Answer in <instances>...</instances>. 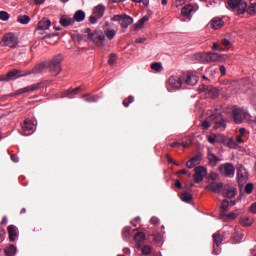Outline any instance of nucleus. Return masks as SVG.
Segmentation results:
<instances>
[{"instance_id": "obj_1", "label": "nucleus", "mask_w": 256, "mask_h": 256, "mask_svg": "<svg viewBox=\"0 0 256 256\" xmlns=\"http://www.w3.org/2000/svg\"><path fill=\"white\" fill-rule=\"evenodd\" d=\"M232 119L236 125H241L243 121H252L251 120V114H248L247 111L243 108H239L237 106H234L232 108Z\"/></svg>"}, {"instance_id": "obj_2", "label": "nucleus", "mask_w": 256, "mask_h": 256, "mask_svg": "<svg viewBox=\"0 0 256 256\" xmlns=\"http://www.w3.org/2000/svg\"><path fill=\"white\" fill-rule=\"evenodd\" d=\"M61 61H63V55L58 54L52 58L48 63V69L52 77H57L61 73Z\"/></svg>"}, {"instance_id": "obj_3", "label": "nucleus", "mask_w": 256, "mask_h": 256, "mask_svg": "<svg viewBox=\"0 0 256 256\" xmlns=\"http://www.w3.org/2000/svg\"><path fill=\"white\" fill-rule=\"evenodd\" d=\"M209 121H212V125H214V129H222V131H225L227 129V123L225 121V118L223 117V114L221 112L213 113L209 116Z\"/></svg>"}, {"instance_id": "obj_4", "label": "nucleus", "mask_w": 256, "mask_h": 256, "mask_svg": "<svg viewBox=\"0 0 256 256\" xmlns=\"http://www.w3.org/2000/svg\"><path fill=\"white\" fill-rule=\"evenodd\" d=\"M228 7L232 10L236 9L237 15H243L247 11L248 5L245 0H228Z\"/></svg>"}, {"instance_id": "obj_5", "label": "nucleus", "mask_w": 256, "mask_h": 256, "mask_svg": "<svg viewBox=\"0 0 256 256\" xmlns=\"http://www.w3.org/2000/svg\"><path fill=\"white\" fill-rule=\"evenodd\" d=\"M111 21H117L123 29L133 25V18L127 14H116L111 18Z\"/></svg>"}, {"instance_id": "obj_6", "label": "nucleus", "mask_w": 256, "mask_h": 256, "mask_svg": "<svg viewBox=\"0 0 256 256\" xmlns=\"http://www.w3.org/2000/svg\"><path fill=\"white\" fill-rule=\"evenodd\" d=\"M196 59L206 63H215L221 59V56L215 52L198 53L196 54Z\"/></svg>"}, {"instance_id": "obj_7", "label": "nucleus", "mask_w": 256, "mask_h": 256, "mask_svg": "<svg viewBox=\"0 0 256 256\" xmlns=\"http://www.w3.org/2000/svg\"><path fill=\"white\" fill-rule=\"evenodd\" d=\"M218 171L220 175H223V177H229L230 179L235 177V166L232 163L221 164L218 167Z\"/></svg>"}, {"instance_id": "obj_8", "label": "nucleus", "mask_w": 256, "mask_h": 256, "mask_svg": "<svg viewBox=\"0 0 256 256\" xmlns=\"http://www.w3.org/2000/svg\"><path fill=\"white\" fill-rule=\"evenodd\" d=\"M88 39L95 43L97 47H105V34H103V31H95L88 34Z\"/></svg>"}, {"instance_id": "obj_9", "label": "nucleus", "mask_w": 256, "mask_h": 256, "mask_svg": "<svg viewBox=\"0 0 256 256\" xmlns=\"http://www.w3.org/2000/svg\"><path fill=\"white\" fill-rule=\"evenodd\" d=\"M41 87H43L42 83L32 84L30 86L20 88L14 93H11L10 97H17V95H23L25 93H33V91H38V89H41Z\"/></svg>"}, {"instance_id": "obj_10", "label": "nucleus", "mask_w": 256, "mask_h": 256, "mask_svg": "<svg viewBox=\"0 0 256 256\" xmlns=\"http://www.w3.org/2000/svg\"><path fill=\"white\" fill-rule=\"evenodd\" d=\"M31 75V72L23 71L21 69H12L6 74V81H15V79H20V77H27Z\"/></svg>"}, {"instance_id": "obj_11", "label": "nucleus", "mask_w": 256, "mask_h": 256, "mask_svg": "<svg viewBox=\"0 0 256 256\" xmlns=\"http://www.w3.org/2000/svg\"><path fill=\"white\" fill-rule=\"evenodd\" d=\"M2 42L4 43L5 47H10L11 49H15L19 44V40L15 37L13 33H7L3 36Z\"/></svg>"}, {"instance_id": "obj_12", "label": "nucleus", "mask_w": 256, "mask_h": 256, "mask_svg": "<svg viewBox=\"0 0 256 256\" xmlns=\"http://www.w3.org/2000/svg\"><path fill=\"white\" fill-rule=\"evenodd\" d=\"M183 85V79L179 76H170L168 79V89L169 91H178Z\"/></svg>"}, {"instance_id": "obj_13", "label": "nucleus", "mask_w": 256, "mask_h": 256, "mask_svg": "<svg viewBox=\"0 0 256 256\" xmlns=\"http://www.w3.org/2000/svg\"><path fill=\"white\" fill-rule=\"evenodd\" d=\"M195 174L193 175V179L195 183H201L203 181V178L207 176V169L203 166H197L194 169Z\"/></svg>"}, {"instance_id": "obj_14", "label": "nucleus", "mask_w": 256, "mask_h": 256, "mask_svg": "<svg viewBox=\"0 0 256 256\" xmlns=\"http://www.w3.org/2000/svg\"><path fill=\"white\" fill-rule=\"evenodd\" d=\"M34 127L35 124H33V121L29 119L24 120V122L21 124L22 135H25L26 137H28V135H32Z\"/></svg>"}, {"instance_id": "obj_15", "label": "nucleus", "mask_w": 256, "mask_h": 256, "mask_svg": "<svg viewBox=\"0 0 256 256\" xmlns=\"http://www.w3.org/2000/svg\"><path fill=\"white\" fill-rule=\"evenodd\" d=\"M7 231L10 243L17 241V237H19V230L17 229V226L9 225Z\"/></svg>"}, {"instance_id": "obj_16", "label": "nucleus", "mask_w": 256, "mask_h": 256, "mask_svg": "<svg viewBox=\"0 0 256 256\" xmlns=\"http://www.w3.org/2000/svg\"><path fill=\"white\" fill-rule=\"evenodd\" d=\"M206 189L213 193H221L223 191V182H211L206 186Z\"/></svg>"}, {"instance_id": "obj_17", "label": "nucleus", "mask_w": 256, "mask_h": 256, "mask_svg": "<svg viewBox=\"0 0 256 256\" xmlns=\"http://www.w3.org/2000/svg\"><path fill=\"white\" fill-rule=\"evenodd\" d=\"M208 164L210 167H217L220 163L221 158L217 157V155L213 154L211 150L208 151L207 154Z\"/></svg>"}, {"instance_id": "obj_18", "label": "nucleus", "mask_w": 256, "mask_h": 256, "mask_svg": "<svg viewBox=\"0 0 256 256\" xmlns=\"http://www.w3.org/2000/svg\"><path fill=\"white\" fill-rule=\"evenodd\" d=\"M237 179L239 185H243L245 181H247V170H245V167L240 166L237 170Z\"/></svg>"}, {"instance_id": "obj_19", "label": "nucleus", "mask_w": 256, "mask_h": 256, "mask_svg": "<svg viewBox=\"0 0 256 256\" xmlns=\"http://www.w3.org/2000/svg\"><path fill=\"white\" fill-rule=\"evenodd\" d=\"M49 27H51V20H49L47 18H43L42 20H40L38 22L36 31H47V29H49Z\"/></svg>"}, {"instance_id": "obj_20", "label": "nucleus", "mask_w": 256, "mask_h": 256, "mask_svg": "<svg viewBox=\"0 0 256 256\" xmlns=\"http://www.w3.org/2000/svg\"><path fill=\"white\" fill-rule=\"evenodd\" d=\"M134 241L136 242L135 247L136 249H141L143 243H145V233L138 232L134 235Z\"/></svg>"}, {"instance_id": "obj_21", "label": "nucleus", "mask_w": 256, "mask_h": 256, "mask_svg": "<svg viewBox=\"0 0 256 256\" xmlns=\"http://www.w3.org/2000/svg\"><path fill=\"white\" fill-rule=\"evenodd\" d=\"M106 9L107 8H105V5L99 4L93 8V15H95L98 19H101L103 15H105Z\"/></svg>"}, {"instance_id": "obj_22", "label": "nucleus", "mask_w": 256, "mask_h": 256, "mask_svg": "<svg viewBox=\"0 0 256 256\" xmlns=\"http://www.w3.org/2000/svg\"><path fill=\"white\" fill-rule=\"evenodd\" d=\"M211 29L217 30V29H221V27H223L225 25V23L223 22V20L221 18H213L210 23H209Z\"/></svg>"}, {"instance_id": "obj_23", "label": "nucleus", "mask_w": 256, "mask_h": 256, "mask_svg": "<svg viewBox=\"0 0 256 256\" xmlns=\"http://www.w3.org/2000/svg\"><path fill=\"white\" fill-rule=\"evenodd\" d=\"M46 68H47V63L41 62L36 66H34L31 71L28 70V72L31 74L33 73L34 75H37L39 73H43V71H45Z\"/></svg>"}, {"instance_id": "obj_24", "label": "nucleus", "mask_w": 256, "mask_h": 256, "mask_svg": "<svg viewBox=\"0 0 256 256\" xmlns=\"http://www.w3.org/2000/svg\"><path fill=\"white\" fill-rule=\"evenodd\" d=\"M79 91H83V86L76 87L72 90H66L64 92V96L68 97V99H73L75 95L79 94Z\"/></svg>"}, {"instance_id": "obj_25", "label": "nucleus", "mask_w": 256, "mask_h": 256, "mask_svg": "<svg viewBox=\"0 0 256 256\" xmlns=\"http://www.w3.org/2000/svg\"><path fill=\"white\" fill-rule=\"evenodd\" d=\"M198 82H199V77L195 74H188L185 79V84L190 85L191 87H193V85H195Z\"/></svg>"}, {"instance_id": "obj_26", "label": "nucleus", "mask_w": 256, "mask_h": 256, "mask_svg": "<svg viewBox=\"0 0 256 256\" xmlns=\"http://www.w3.org/2000/svg\"><path fill=\"white\" fill-rule=\"evenodd\" d=\"M74 23L75 20L69 16H62L60 18V25H62V27H69V25H73Z\"/></svg>"}, {"instance_id": "obj_27", "label": "nucleus", "mask_w": 256, "mask_h": 256, "mask_svg": "<svg viewBox=\"0 0 256 256\" xmlns=\"http://www.w3.org/2000/svg\"><path fill=\"white\" fill-rule=\"evenodd\" d=\"M147 21H149V16H144V17H142V18L134 25L135 31H139V29H143V27H145V23H147Z\"/></svg>"}, {"instance_id": "obj_28", "label": "nucleus", "mask_w": 256, "mask_h": 256, "mask_svg": "<svg viewBox=\"0 0 256 256\" xmlns=\"http://www.w3.org/2000/svg\"><path fill=\"white\" fill-rule=\"evenodd\" d=\"M206 95H208V97H210L211 99H217V97H219V90L213 86H209Z\"/></svg>"}, {"instance_id": "obj_29", "label": "nucleus", "mask_w": 256, "mask_h": 256, "mask_svg": "<svg viewBox=\"0 0 256 256\" xmlns=\"http://www.w3.org/2000/svg\"><path fill=\"white\" fill-rule=\"evenodd\" d=\"M4 253L6 256H15L17 254V247H15L13 244H10L4 249Z\"/></svg>"}, {"instance_id": "obj_30", "label": "nucleus", "mask_w": 256, "mask_h": 256, "mask_svg": "<svg viewBox=\"0 0 256 256\" xmlns=\"http://www.w3.org/2000/svg\"><path fill=\"white\" fill-rule=\"evenodd\" d=\"M72 19L74 22L77 21V23H81V21H85V13L83 12V10H78L75 12Z\"/></svg>"}, {"instance_id": "obj_31", "label": "nucleus", "mask_w": 256, "mask_h": 256, "mask_svg": "<svg viewBox=\"0 0 256 256\" xmlns=\"http://www.w3.org/2000/svg\"><path fill=\"white\" fill-rule=\"evenodd\" d=\"M181 13L185 17H189V15H191V13H193V5L192 4H187L186 6H184L181 9Z\"/></svg>"}, {"instance_id": "obj_32", "label": "nucleus", "mask_w": 256, "mask_h": 256, "mask_svg": "<svg viewBox=\"0 0 256 256\" xmlns=\"http://www.w3.org/2000/svg\"><path fill=\"white\" fill-rule=\"evenodd\" d=\"M199 156H194L192 159H190L187 163L186 166L188 167V169H193V167H195V165H199Z\"/></svg>"}, {"instance_id": "obj_33", "label": "nucleus", "mask_w": 256, "mask_h": 256, "mask_svg": "<svg viewBox=\"0 0 256 256\" xmlns=\"http://www.w3.org/2000/svg\"><path fill=\"white\" fill-rule=\"evenodd\" d=\"M115 35H117V31L114 29H107L104 31V37H107L109 41L115 39Z\"/></svg>"}, {"instance_id": "obj_34", "label": "nucleus", "mask_w": 256, "mask_h": 256, "mask_svg": "<svg viewBox=\"0 0 256 256\" xmlns=\"http://www.w3.org/2000/svg\"><path fill=\"white\" fill-rule=\"evenodd\" d=\"M220 209H221L220 214L223 217L227 213V211H229V200L227 199L223 200Z\"/></svg>"}, {"instance_id": "obj_35", "label": "nucleus", "mask_w": 256, "mask_h": 256, "mask_svg": "<svg viewBox=\"0 0 256 256\" xmlns=\"http://www.w3.org/2000/svg\"><path fill=\"white\" fill-rule=\"evenodd\" d=\"M180 199L184 203H191V201L193 200V195H191V193L189 192H184L181 194Z\"/></svg>"}, {"instance_id": "obj_36", "label": "nucleus", "mask_w": 256, "mask_h": 256, "mask_svg": "<svg viewBox=\"0 0 256 256\" xmlns=\"http://www.w3.org/2000/svg\"><path fill=\"white\" fill-rule=\"evenodd\" d=\"M213 243H214V251H215V246L218 247L220 243H223V237L221 234L216 233L213 234Z\"/></svg>"}, {"instance_id": "obj_37", "label": "nucleus", "mask_w": 256, "mask_h": 256, "mask_svg": "<svg viewBox=\"0 0 256 256\" xmlns=\"http://www.w3.org/2000/svg\"><path fill=\"white\" fill-rule=\"evenodd\" d=\"M83 99L87 103H96V101L99 100V97H97L95 95H91V94H86V95H83Z\"/></svg>"}, {"instance_id": "obj_38", "label": "nucleus", "mask_w": 256, "mask_h": 256, "mask_svg": "<svg viewBox=\"0 0 256 256\" xmlns=\"http://www.w3.org/2000/svg\"><path fill=\"white\" fill-rule=\"evenodd\" d=\"M237 195V190L235 189H227L223 192V196L227 197L228 199H233Z\"/></svg>"}, {"instance_id": "obj_39", "label": "nucleus", "mask_w": 256, "mask_h": 256, "mask_svg": "<svg viewBox=\"0 0 256 256\" xmlns=\"http://www.w3.org/2000/svg\"><path fill=\"white\" fill-rule=\"evenodd\" d=\"M246 13H249V15H254V13H256V2L251 0L248 8L246 7Z\"/></svg>"}, {"instance_id": "obj_40", "label": "nucleus", "mask_w": 256, "mask_h": 256, "mask_svg": "<svg viewBox=\"0 0 256 256\" xmlns=\"http://www.w3.org/2000/svg\"><path fill=\"white\" fill-rule=\"evenodd\" d=\"M18 23H21V25H27L29 21H31V18L28 15H20L17 19Z\"/></svg>"}, {"instance_id": "obj_41", "label": "nucleus", "mask_w": 256, "mask_h": 256, "mask_svg": "<svg viewBox=\"0 0 256 256\" xmlns=\"http://www.w3.org/2000/svg\"><path fill=\"white\" fill-rule=\"evenodd\" d=\"M208 141L213 145L216 141L217 142H221V141H225V136L221 135V136H209L208 137Z\"/></svg>"}, {"instance_id": "obj_42", "label": "nucleus", "mask_w": 256, "mask_h": 256, "mask_svg": "<svg viewBox=\"0 0 256 256\" xmlns=\"http://www.w3.org/2000/svg\"><path fill=\"white\" fill-rule=\"evenodd\" d=\"M150 68L153 69V71H156L157 73H160V71H163V65L161 62H154L150 65Z\"/></svg>"}, {"instance_id": "obj_43", "label": "nucleus", "mask_w": 256, "mask_h": 256, "mask_svg": "<svg viewBox=\"0 0 256 256\" xmlns=\"http://www.w3.org/2000/svg\"><path fill=\"white\" fill-rule=\"evenodd\" d=\"M233 241L234 243H241V239H243V233L241 232H236L234 235H233Z\"/></svg>"}, {"instance_id": "obj_44", "label": "nucleus", "mask_w": 256, "mask_h": 256, "mask_svg": "<svg viewBox=\"0 0 256 256\" xmlns=\"http://www.w3.org/2000/svg\"><path fill=\"white\" fill-rule=\"evenodd\" d=\"M133 101H135V97L133 96H128L127 98H125L123 100V105L124 107H129V105H131V103H133Z\"/></svg>"}, {"instance_id": "obj_45", "label": "nucleus", "mask_w": 256, "mask_h": 256, "mask_svg": "<svg viewBox=\"0 0 256 256\" xmlns=\"http://www.w3.org/2000/svg\"><path fill=\"white\" fill-rule=\"evenodd\" d=\"M116 62H117V54L115 53L110 54L108 59L109 65H115Z\"/></svg>"}, {"instance_id": "obj_46", "label": "nucleus", "mask_w": 256, "mask_h": 256, "mask_svg": "<svg viewBox=\"0 0 256 256\" xmlns=\"http://www.w3.org/2000/svg\"><path fill=\"white\" fill-rule=\"evenodd\" d=\"M253 188H254L253 183H248L246 184L244 191L245 193H247V195H251L253 193Z\"/></svg>"}, {"instance_id": "obj_47", "label": "nucleus", "mask_w": 256, "mask_h": 256, "mask_svg": "<svg viewBox=\"0 0 256 256\" xmlns=\"http://www.w3.org/2000/svg\"><path fill=\"white\" fill-rule=\"evenodd\" d=\"M211 124H213V122L211 120H209V116L206 118V120H204L202 122V128L203 129H209L211 127Z\"/></svg>"}, {"instance_id": "obj_48", "label": "nucleus", "mask_w": 256, "mask_h": 256, "mask_svg": "<svg viewBox=\"0 0 256 256\" xmlns=\"http://www.w3.org/2000/svg\"><path fill=\"white\" fill-rule=\"evenodd\" d=\"M10 15L7 13V11H0V20L1 21H9Z\"/></svg>"}, {"instance_id": "obj_49", "label": "nucleus", "mask_w": 256, "mask_h": 256, "mask_svg": "<svg viewBox=\"0 0 256 256\" xmlns=\"http://www.w3.org/2000/svg\"><path fill=\"white\" fill-rule=\"evenodd\" d=\"M227 145H228V147H230V149L237 148V143H236L235 139H233V138L228 139Z\"/></svg>"}, {"instance_id": "obj_50", "label": "nucleus", "mask_w": 256, "mask_h": 256, "mask_svg": "<svg viewBox=\"0 0 256 256\" xmlns=\"http://www.w3.org/2000/svg\"><path fill=\"white\" fill-rule=\"evenodd\" d=\"M142 254H143V255H151V246L145 245V246L142 248Z\"/></svg>"}, {"instance_id": "obj_51", "label": "nucleus", "mask_w": 256, "mask_h": 256, "mask_svg": "<svg viewBox=\"0 0 256 256\" xmlns=\"http://www.w3.org/2000/svg\"><path fill=\"white\" fill-rule=\"evenodd\" d=\"M129 235H131V227H125L122 232V236L127 239V237H129Z\"/></svg>"}, {"instance_id": "obj_52", "label": "nucleus", "mask_w": 256, "mask_h": 256, "mask_svg": "<svg viewBox=\"0 0 256 256\" xmlns=\"http://www.w3.org/2000/svg\"><path fill=\"white\" fill-rule=\"evenodd\" d=\"M100 18H98L95 14H93L92 16L89 17V21L90 23H92V25H95L97 23V21H99Z\"/></svg>"}, {"instance_id": "obj_53", "label": "nucleus", "mask_w": 256, "mask_h": 256, "mask_svg": "<svg viewBox=\"0 0 256 256\" xmlns=\"http://www.w3.org/2000/svg\"><path fill=\"white\" fill-rule=\"evenodd\" d=\"M199 91H200V93H208L209 92V86L203 84L202 86H200Z\"/></svg>"}, {"instance_id": "obj_54", "label": "nucleus", "mask_w": 256, "mask_h": 256, "mask_svg": "<svg viewBox=\"0 0 256 256\" xmlns=\"http://www.w3.org/2000/svg\"><path fill=\"white\" fill-rule=\"evenodd\" d=\"M251 219L249 218H244L242 219V225H244V227H249L251 225Z\"/></svg>"}, {"instance_id": "obj_55", "label": "nucleus", "mask_w": 256, "mask_h": 256, "mask_svg": "<svg viewBox=\"0 0 256 256\" xmlns=\"http://www.w3.org/2000/svg\"><path fill=\"white\" fill-rule=\"evenodd\" d=\"M150 223H151L152 225H159V218H157V217H152V218L150 219Z\"/></svg>"}, {"instance_id": "obj_56", "label": "nucleus", "mask_w": 256, "mask_h": 256, "mask_svg": "<svg viewBox=\"0 0 256 256\" xmlns=\"http://www.w3.org/2000/svg\"><path fill=\"white\" fill-rule=\"evenodd\" d=\"M212 49L214 51H223V48L218 43H214Z\"/></svg>"}, {"instance_id": "obj_57", "label": "nucleus", "mask_w": 256, "mask_h": 256, "mask_svg": "<svg viewBox=\"0 0 256 256\" xmlns=\"http://www.w3.org/2000/svg\"><path fill=\"white\" fill-rule=\"evenodd\" d=\"M221 43L224 47H229V45H231V41H229L228 39H225V38L222 39Z\"/></svg>"}, {"instance_id": "obj_58", "label": "nucleus", "mask_w": 256, "mask_h": 256, "mask_svg": "<svg viewBox=\"0 0 256 256\" xmlns=\"http://www.w3.org/2000/svg\"><path fill=\"white\" fill-rule=\"evenodd\" d=\"M175 187L176 189H183V185L181 184V181L175 180Z\"/></svg>"}, {"instance_id": "obj_59", "label": "nucleus", "mask_w": 256, "mask_h": 256, "mask_svg": "<svg viewBox=\"0 0 256 256\" xmlns=\"http://www.w3.org/2000/svg\"><path fill=\"white\" fill-rule=\"evenodd\" d=\"M11 161H13V163H19V157H17V155L15 154H12Z\"/></svg>"}, {"instance_id": "obj_60", "label": "nucleus", "mask_w": 256, "mask_h": 256, "mask_svg": "<svg viewBox=\"0 0 256 256\" xmlns=\"http://www.w3.org/2000/svg\"><path fill=\"white\" fill-rule=\"evenodd\" d=\"M228 219H237V214H235L234 212H231L227 215Z\"/></svg>"}, {"instance_id": "obj_61", "label": "nucleus", "mask_w": 256, "mask_h": 256, "mask_svg": "<svg viewBox=\"0 0 256 256\" xmlns=\"http://www.w3.org/2000/svg\"><path fill=\"white\" fill-rule=\"evenodd\" d=\"M139 221H141V218L137 217V218H135V219L131 222V224H132L134 227H137V223H139Z\"/></svg>"}, {"instance_id": "obj_62", "label": "nucleus", "mask_w": 256, "mask_h": 256, "mask_svg": "<svg viewBox=\"0 0 256 256\" xmlns=\"http://www.w3.org/2000/svg\"><path fill=\"white\" fill-rule=\"evenodd\" d=\"M217 177H218L217 173H211V174H210V179H211L212 181H217Z\"/></svg>"}, {"instance_id": "obj_63", "label": "nucleus", "mask_w": 256, "mask_h": 256, "mask_svg": "<svg viewBox=\"0 0 256 256\" xmlns=\"http://www.w3.org/2000/svg\"><path fill=\"white\" fill-rule=\"evenodd\" d=\"M236 143H243V137L241 135L236 136Z\"/></svg>"}, {"instance_id": "obj_64", "label": "nucleus", "mask_w": 256, "mask_h": 256, "mask_svg": "<svg viewBox=\"0 0 256 256\" xmlns=\"http://www.w3.org/2000/svg\"><path fill=\"white\" fill-rule=\"evenodd\" d=\"M145 41H147L146 38H138L135 40V43H145Z\"/></svg>"}]
</instances>
